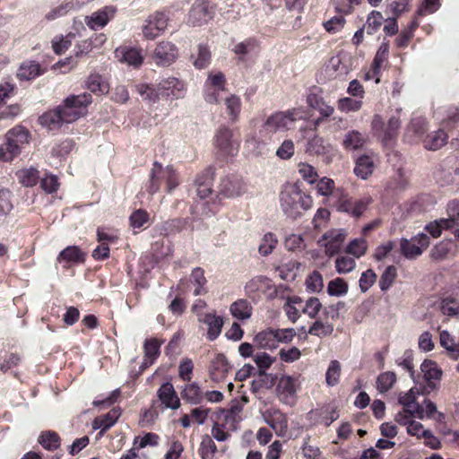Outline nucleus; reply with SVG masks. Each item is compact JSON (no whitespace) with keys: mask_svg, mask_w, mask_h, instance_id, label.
I'll list each match as a JSON object with an SVG mask.
<instances>
[{"mask_svg":"<svg viewBox=\"0 0 459 459\" xmlns=\"http://www.w3.org/2000/svg\"><path fill=\"white\" fill-rule=\"evenodd\" d=\"M220 191L227 198H238L247 192V186L242 178L229 176L221 181Z\"/></svg>","mask_w":459,"mask_h":459,"instance_id":"13","label":"nucleus"},{"mask_svg":"<svg viewBox=\"0 0 459 459\" xmlns=\"http://www.w3.org/2000/svg\"><path fill=\"white\" fill-rule=\"evenodd\" d=\"M226 79L224 74L220 71H212L209 74L206 88L207 92L205 94V100L210 104L218 103V96L216 91H223L225 88Z\"/></svg>","mask_w":459,"mask_h":459,"instance_id":"15","label":"nucleus"},{"mask_svg":"<svg viewBox=\"0 0 459 459\" xmlns=\"http://www.w3.org/2000/svg\"><path fill=\"white\" fill-rule=\"evenodd\" d=\"M306 152L310 155H324L329 159L333 152V146L326 143L322 137L315 135L308 139Z\"/></svg>","mask_w":459,"mask_h":459,"instance_id":"23","label":"nucleus"},{"mask_svg":"<svg viewBox=\"0 0 459 459\" xmlns=\"http://www.w3.org/2000/svg\"><path fill=\"white\" fill-rule=\"evenodd\" d=\"M299 388V383L298 377L282 376L279 379L276 386L277 396L284 404L293 405Z\"/></svg>","mask_w":459,"mask_h":459,"instance_id":"9","label":"nucleus"},{"mask_svg":"<svg viewBox=\"0 0 459 459\" xmlns=\"http://www.w3.org/2000/svg\"><path fill=\"white\" fill-rule=\"evenodd\" d=\"M18 177L23 186H33L38 182L39 171L34 168L22 169L18 172Z\"/></svg>","mask_w":459,"mask_h":459,"instance_id":"61","label":"nucleus"},{"mask_svg":"<svg viewBox=\"0 0 459 459\" xmlns=\"http://www.w3.org/2000/svg\"><path fill=\"white\" fill-rule=\"evenodd\" d=\"M368 250V242L365 238H354L351 240L347 247L346 252L356 258L363 256Z\"/></svg>","mask_w":459,"mask_h":459,"instance_id":"51","label":"nucleus"},{"mask_svg":"<svg viewBox=\"0 0 459 459\" xmlns=\"http://www.w3.org/2000/svg\"><path fill=\"white\" fill-rule=\"evenodd\" d=\"M447 135L445 131L437 130L429 134L423 140L426 149L436 151L440 149L446 142Z\"/></svg>","mask_w":459,"mask_h":459,"instance_id":"35","label":"nucleus"},{"mask_svg":"<svg viewBox=\"0 0 459 459\" xmlns=\"http://www.w3.org/2000/svg\"><path fill=\"white\" fill-rule=\"evenodd\" d=\"M30 134L22 126H15L5 135V150L2 148V161H11L17 157L21 150L29 143Z\"/></svg>","mask_w":459,"mask_h":459,"instance_id":"3","label":"nucleus"},{"mask_svg":"<svg viewBox=\"0 0 459 459\" xmlns=\"http://www.w3.org/2000/svg\"><path fill=\"white\" fill-rule=\"evenodd\" d=\"M213 145L221 155L233 156L238 152L239 141L234 137L230 128L222 126L215 132Z\"/></svg>","mask_w":459,"mask_h":459,"instance_id":"5","label":"nucleus"},{"mask_svg":"<svg viewBox=\"0 0 459 459\" xmlns=\"http://www.w3.org/2000/svg\"><path fill=\"white\" fill-rule=\"evenodd\" d=\"M66 99L67 102H71L73 107L76 108L83 114H86L87 107L92 102L91 95L87 92H83L78 95H71Z\"/></svg>","mask_w":459,"mask_h":459,"instance_id":"48","label":"nucleus"},{"mask_svg":"<svg viewBox=\"0 0 459 459\" xmlns=\"http://www.w3.org/2000/svg\"><path fill=\"white\" fill-rule=\"evenodd\" d=\"M376 156L373 153L362 154L355 161L354 173L361 178L367 179L370 177L375 169Z\"/></svg>","mask_w":459,"mask_h":459,"instance_id":"18","label":"nucleus"},{"mask_svg":"<svg viewBox=\"0 0 459 459\" xmlns=\"http://www.w3.org/2000/svg\"><path fill=\"white\" fill-rule=\"evenodd\" d=\"M178 56V48L169 41H160L153 52V59L158 65L169 66L173 64Z\"/></svg>","mask_w":459,"mask_h":459,"instance_id":"12","label":"nucleus"},{"mask_svg":"<svg viewBox=\"0 0 459 459\" xmlns=\"http://www.w3.org/2000/svg\"><path fill=\"white\" fill-rule=\"evenodd\" d=\"M309 413L317 418V423L323 424L325 427H329L339 418L338 411L332 406H325L321 409L311 411Z\"/></svg>","mask_w":459,"mask_h":459,"instance_id":"28","label":"nucleus"},{"mask_svg":"<svg viewBox=\"0 0 459 459\" xmlns=\"http://www.w3.org/2000/svg\"><path fill=\"white\" fill-rule=\"evenodd\" d=\"M307 290L312 293L319 292L323 290V276L318 271L312 272L305 281Z\"/></svg>","mask_w":459,"mask_h":459,"instance_id":"55","label":"nucleus"},{"mask_svg":"<svg viewBox=\"0 0 459 459\" xmlns=\"http://www.w3.org/2000/svg\"><path fill=\"white\" fill-rule=\"evenodd\" d=\"M169 18L163 13L150 15L143 27V34L147 39H154L164 32L168 26Z\"/></svg>","mask_w":459,"mask_h":459,"instance_id":"11","label":"nucleus"},{"mask_svg":"<svg viewBox=\"0 0 459 459\" xmlns=\"http://www.w3.org/2000/svg\"><path fill=\"white\" fill-rule=\"evenodd\" d=\"M440 309L445 316H459V300L452 297H446L442 299Z\"/></svg>","mask_w":459,"mask_h":459,"instance_id":"58","label":"nucleus"},{"mask_svg":"<svg viewBox=\"0 0 459 459\" xmlns=\"http://www.w3.org/2000/svg\"><path fill=\"white\" fill-rule=\"evenodd\" d=\"M401 252L410 260L416 259L429 246V238L425 233H419L411 239H401Z\"/></svg>","mask_w":459,"mask_h":459,"instance_id":"8","label":"nucleus"},{"mask_svg":"<svg viewBox=\"0 0 459 459\" xmlns=\"http://www.w3.org/2000/svg\"><path fill=\"white\" fill-rule=\"evenodd\" d=\"M217 453V446L212 437L205 434L202 436L198 454L202 459H212Z\"/></svg>","mask_w":459,"mask_h":459,"instance_id":"40","label":"nucleus"},{"mask_svg":"<svg viewBox=\"0 0 459 459\" xmlns=\"http://www.w3.org/2000/svg\"><path fill=\"white\" fill-rule=\"evenodd\" d=\"M58 108L62 113L63 119L65 123H73L85 115L76 108L73 107L71 102H67V99H65L63 103L58 106Z\"/></svg>","mask_w":459,"mask_h":459,"instance_id":"44","label":"nucleus"},{"mask_svg":"<svg viewBox=\"0 0 459 459\" xmlns=\"http://www.w3.org/2000/svg\"><path fill=\"white\" fill-rule=\"evenodd\" d=\"M273 289V285L272 281L265 276H255L247 281L245 285V290L247 293H256V292H266Z\"/></svg>","mask_w":459,"mask_h":459,"instance_id":"30","label":"nucleus"},{"mask_svg":"<svg viewBox=\"0 0 459 459\" xmlns=\"http://www.w3.org/2000/svg\"><path fill=\"white\" fill-rule=\"evenodd\" d=\"M388 53L389 44L387 42L381 43L372 63L374 75L379 74L382 65L387 60Z\"/></svg>","mask_w":459,"mask_h":459,"instance_id":"47","label":"nucleus"},{"mask_svg":"<svg viewBox=\"0 0 459 459\" xmlns=\"http://www.w3.org/2000/svg\"><path fill=\"white\" fill-rule=\"evenodd\" d=\"M301 118L302 114L298 108L276 112L267 117L263 128L269 133L284 132L294 128L297 120Z\"/></svg>","mask_w":459,"mask_h":459,"instance_id":"4","label":"nucleus"},{"mask_svg":"<svg viewBox=\"0 0 459 459\" xmlns=\"http://www.w3.org/2000/svg\"><path fill=\"white\" fill-rule=\"evenodd\" d=\"M185 222L181 219L169 220L157 226V230L161 236H169L179 233L184 228Z\"/></svg>","mask_w":459,"mask_h":459,"instance_id":"39","label":"nucleus"},{"mask_svg":"<svg viewBox=\"0 0 459 459\" xmlns=\"http://www.w3.org/2000/svg\"><path fill=\"white\" fill-rule=\"evenodd\" d=\"M280 204L284 214L295 220L300 217L304 211L312 207L313 199L299 186L288 184L280 194Z\"/></svg>","mask_w":459,"mask_h":459,"instance_id":"1","label":"nucleus"},{"mask_svg":"<svg viewBox=\"0 0 459 459\" xmlns=\"http://www.w3.org/2000/svg\"><path fill=\"white\" fill-rule=\"evenodd\" d=\"M347 237V232L343 229H333L326 231L318 241L325 247V254L333 256L339 253L342 244Z\"/></svg>","mask_w":459,"mask_h":459,"instance_id":"10","label":"nucleus"},{"mask_svg":"<svg viewBox=\"0 0 459 459\" xmlns=\"http://www.w3.org/2000/svg\"><path fill=\"white\" fill-rule=\"evenodd\" d=\"M87 88L95 94H106L108 91V84L97 74H91L86 82Z\"/></svg>","mask_w":459,"mask_h":459,"instance_id":"42","label":"nucleus"},{"mask_svg":"<svg viewBox=\"0 0 459 459\" xmlns=\"http://www.w3.org/2000/svg\"><path fill=\"white\" fill-rule=\"evenodd\" d=\"M275 334L273 328L261 331L254 337L255 346L260 349L274 350L277 348Z\"/></svg>","mask_w":459,"mask_h":459,"instance_id":"29","label":"nucleus"},{"mask_svg":"<svg viewBox=\"0 0 459 459\" xmlns=\"http://www.w3.org/2000/svg\"><path fill=\"white\" fill-rule=\"evenodd\" d=\"M440 344L446 350L448 354L457 359L459 357V342H456L455 338L449 333V332L443 330L439 334Z\"/></svg>","mask_w":459,"mask_h":459,"instance_id":"38","label":"nucleus"},{"mask_svg":"<svg viewBox=\"0 0 459 459\" xmlns=\"http://www.w3.org/2000/svg\"><path fill=\"white\" fill-rule=\"evenodd\" d=\"M136 91L143 100L150 104L157 103L160 100V96H161L159 91V84L155 88L147 83H140L136 85Z\"/></svg>","mask_w":459,"mask_h":459,"instance_id":"36","label":"nucleus"},{"mask_svg":"<svg viewBox=\"0 0 459 459\" xmlns=\"http://www.w3.org/2000/svg\"><path fill=\"white\" fill-rule=\"evenodd\" d=\"M396 383V375L393 371H385L381 373L377 378V389L379 393L384 394L393 388Z\"/></svg>","mask_w":459,"mask_h":459,"instance_id":"43","label":"nucleus"},{"mask_svg":"<svg viewBox=\"0 0 459 459\" xmlns=\"http://www.w3.org/2000/svg\"><path fill=\"white\" fill-rule=\"evenodd\" d=\"M39 443L48 450H55L60 446L59 437L56 432H43L39 437Z\"/></svg>","mask_w":459,"mask_h":459,"instance_id":"53","label":"nucleus"},{"mask_svg":"<svg viewBox=\"0 0 459 459\" xmlns=\"http://www.w3.org/2000/svg\"><path fill=\"white\" fill-rule=\"evenodd\" d=\"M198 322L207 325L208 340L214 341L220 336L223 326V319L214 311L208 312L207 314H200Z\"/></svg>","mask_w":459,"mask_h":459,"instance_id":"17","label":"nucleus"},{"mask_svg":"<svg viewBox=\"0 0 459 459\" xmlns=\"http://www.w3.org/2000/svg\"><path fill=\"white\" fill-rule=\"evenodd\" d=\"M333 332V325L332 323L323 322L322 320H316L308 329L309 334L319 338L330 336Z\"/></svg>","mask_w":459,"mask_h":459,"instance_id":"45","label":"nucleus"},{"mask_svg":"<svg viewBox=\"0 0 459 459\" xmlns=\"http://www.w3.org/2000/svg\"><path fill=\"white\" fill-rule=\"evenodd\" d=\"M158 396L165 407L176 410L180 406V400L171 383H164L158 391Z\"/></svg>","mask_w":459,"mask_h":459,"instance_id":"22","label":"nucleus"},{"mask_svg":"<svg viewBox=\"0 0 459 459\" xmlns=\"http://www.w3.org/2000/svg\"><path fill=\"white\" fill-rule=\"evenodd\" d=\"M356 262L349 256H339L335 260V269L340 274H345L354 270Z\"/></svg>","mask_w":459,"mask_h":459,"instance_id":"63","label":"nucleus"},{"mask_svg":"<svg viewBox=\"0 0 459 459\" xmlns=\"http://www.w3.org/2000/svg\"><path fill=\"white\" fill-rule=\"evenodd\" d=\"M368 142V137L359 130H350L343 134L342 146L344 150L357 151L362 149Z\"/></svg>","mask_w":459,"mask_h":459,"instance_id":"21","label":"nucleus"},{"mask_svg":"<svg viewBox=\"0 0 459 459\" xmlns=\"http://www.w3.org/2000/svg\"><path fill=\"white\" fill-rule=\"evenodd\" d=\"M420 394V389L416 386L411 388L408 392L400 393L398 403L403 406L405 412L410 417H414L420 403L417 402L418 395Z\"/></svg>","mask_w":459,"mask_h":459,"instance_id":"19","label":"nucleus"},{"mask_svg":"<svg viewBox=\"0 0 459 459\" xmlns=\"http://www.w3.org/2000/svg\"><path fill=\"white\" fill-rule=\"evenodd\" d=\"M120 416L119 409H112L107 414L97 417L92 422L94 429H101L102 431L111 428L118 420Z\"/></svg>","mask_w":459,"mask_h":459,"instance_id":"32","label":"nucleus"},{"mask_svg":"<svg viewBox=\"0 0 459 459\" xmlns=\"http://www.w3.org/2000/svg\"><path fill=\"white\" fill-rule=\"evenodd\" d=\"M414 417L420 420L435 419L440 420L443 415L437 411V405L433 402L425 399L422 403H420Z\"/></svg>","mask_w":459,"mask_h":459,"instance_id":"31","label":"nucleus"},{"mask_svg":"<svg viewBox=\"0 0 459 459\" xmlns=\"http://www.w3.org/2000/svg\"><path fill=\"white\" fill-rule=\"evenodd\" d=\"M44 74V69L34 61L23 62L18 70L17 76L20 80H32Z\"/></svg>","mask_w":459,"mask_h":459,"instance_id":"25","label":"nucleus"},{"mask_svg":"<svg viewBox=\"0 0 459 459\" xmlns=\"http://www.w3.org/2000/svg\"><path fill=\"white\" fill-rule=\"evenodd\" d=\"M257 49L256 42L253 39H246L242 42L236 44L233 48V51L239 56V59H243L245 56L255 53Z\"/></svg>","mask_w":459,"mask_h":459,"instance_id":"56","label":"nucleus"},{"mask_svg":"<svg viewBox=\"0 0 459 459\" xmlns=\"http://www.w3.org/2000/svg\"><path fill=\"white\" fill-rule=\"evenodd\" d=\"M301 303L302 302L299 298L294 297L288 299V301L284 306V310L286 312L288 318L291 322H296L299 318V308H298L296 305H299V307H301Z\"/></svg>","mask_w":459,"mask_h":459,"instance_id":"60","label":"nucleus"},{"mask_svg":"<svg viewBox=\"0 0 459 459\" xmlns=\"http://www.w3.org/2000/svg\"><path fill=\"white\" fill-rule=\"evenodd\" d=\"M215 14L214 7L207 0H195L191 5L186 22L193 27H201L211 22Z\"/></svg>","mask_w":459,"mask_h":459,"instance_id":"6","label":"nucleus"},{"mask_svg":"<svg viewBox=\"0 0 459 459\" xmlns=\"http://www.w3.org/2000/svg\"><path fill=\"white\" fill-rule=\"evenodd\" d=\"M455 244L451 240H442L430 250V257L434 261H443L454 255Z\"/></svg>","mask_w":459,"mask_h":459,"instance_id":"27","label":"nucleus"},{"mask_svg":"<svg viewBox=\"0 0 459 459\" xmlns=\"http://www.w3.org/2000/svg\"><path fill=\"white\" fill-rule=\"evenodd\" d=\"M421 372L427 381L437 380L442 376L441 369L437 367L436 362L431 360H425L420 366Z\"/></svg>","mask_w":459,"mask_h":459,"instance_id":"50","label":"nucleus"},{"mask_svg":"<svg viewBox=\"0 0 459 459\" xmlns=\"http://www.w3.org/2000/svg\"><path fill=\"white\" fill-rule=\"evenodd\" d=\"M264 422L269 425L278 436H284L288 429V420L279 409L270 408L263 413Z\"/></svg>","mask_w":459,"mask_h":459,"instance_id":"16","label":"nucleus"},{"mask_svg":"<svg viewBox=\"0 0 459 459\" xmlns=\"http://www.w3.org/2000/svg\"><path fill=\"white\" fill-rule=\"evenodd\" d=\"M277 243L278 240L275 235L268 232L262 238L258 251L262 255L266 256L273 252V250L276 247Z\"/></svg>","mask_w":459,"mask_h":459,"instance_id":"54","label":"nucleus"},{"mask_svg":"<svg viewBox=\"0 0 459 459\" xmlns=\"http://www.w3.org/2000/svg\"><path fill=\"white\" fill-rule=\"evenodd\" d=\"M116 13L117 8L115 6H105L91 15L85 16L84 22L90 29L93 30H100L104 28L114 18Z\"/></svg>","mask_w":459,"mask_h":459,"instance_id":"14","label":"nucleus"},{"mask_svg":"<svg viewBox=\"0 0 459 459\" xmlns=\"http://www.w3.org/2000/svg\"><path fill=\"white\" fill-rule=\"evenodd\" d=\"M349 286L342 278H335L328 282L327 293L333 297L345 296L348 293Z\"/></svg>","mask_w":459,"mask_h":459,"instance_id":"49","label":"nucleus"},{"mask_svg":"<svg viewBox=\"0 0 459 459\" xmlns=\"http://www.w3.org/2000/svg\"><path fill=\"white\" fill-rule=\"evenodd\" d=\"M452 228L451 220L442 218L429 222L425 226V230L431 235L433 238H438L441 236L443 230Z\"/></svg>","mask_w":459,"mask_h":459,"instance_id":"46","label":"nucleus"},{"mask_svg":"<svg viewBox=\"0 0 459 459\" xmlns=\"http://www.w3.org/2000/svg\"><path fill=\"white\" fill-rule=\"evenodd\" d=\"M59 263H82L84 261V254L75 246H70L65 248L57 256Z\"/></svg>","mask_w":459,"mask_h":459,"instance_id":"34","label":"nucleus"},{"mask_svg":"<svg viewBox=\"0 0 459 459\" xmlns=\"http://www.w3.org/2000/svg\"><path fill=\"white\" fill-rule=\"evenodd\" d=\"M39 122L41 126L48 127L49 130L59 128L65 123L58 107L41 115L39 117Z\"/></svg>","mask_w":459,"mask_h":459,"instance_id":"26","label":"nucleus"},{"mask_svg":"<svg viewBox=\"0 0 459 459\" xmlns=\"http://www.w3.org/2000/svg\"><path fill=\"white\" fill-rule=\"evenodd\" d=\"M275 361L276 358L270 356L266 352H257L254 356V362L259 368L260 374L264 373Z\"/></svg>","mask_w":459,"mask_h":459,"instance_id":"64","label":"nucleus"},{"mask_svg":"<svg viewBox=\"0 0 459 459\" xmlns=\"http://www.w3.org/2000/svg\"><path fill=\"white\" fill-rule=\"evenodd\" d=\"M115 56L121 63L129 65L139 66L142 65L143 56L141 50L130 47H119L115 50Z\"/></svg>","mask_w":459,"mask_h":459,"instance_id":"20","label":"nucleus"},{"mask_svg":"<svg viewBox=\"0 0 459 459\" xmlns=\"http://www.w3.org/2000/svg\"><path fill=\"white\" fill-rule=\"evenodd\" d=\"M226 110L229 115L230 120L235 122L241 110V99L236 94H230L224 100Z\"/></svg>","mask_w":459,"mask_h":459,"instance_id":"41","label":"nucleus"},{"mask_svg":"<svg viewBox=\"0 0 459 459\" xmlns=\"http://www.w3.org/2000/svg\"><path fill=\"white\" fill-rule=\"evenodd\" d=\"M161 181L166 182L169 193H171L179 185L178 173L172 166L163 167L160 162L155 161L151 171L149 186V192L152 195L159 191Z\"/></svg>","mask_w":459,"mask_h":459,"instance_id":"2","label":"nucleus"},{"mask_svg":"<svg viewBox=\"0 0 459 459\" xmlns=\"http://www.w3.org/2000/svg\"><path fill=\"white\" fill-rule=\"evenodd\" d=\"M159 91L161 97L167 100H180L186 94V84L177 77L169 76L159 82Z\"/></svg>","mask_w":459,"mask_h":459,"instance_id":"7","label":"nucleus"},{"mask_svg":"<svg viewBox=\"0 0 459 459\" xmlns=\"http://www.w3.org/2000/svg\"><path fill=\"white\" fill-rule=\"evenodd\" d=\"M229 363L223 354H217L211 362L209 368L210 377L214 382L222 380L229 372Z\"/></svg>","mask_w":459,"mask_h":459,"instance_id":"24","label":"nucleus"},{"mask_svg":"<svg viewBox=\"0 0 459 459\" xmlns=\"http://www.w3.org/2000/svg\"><path fill=\"white\" fill-rule=\"evenodd\" d=\"M396 275V268L394 265H389L385 268L379 280V288L382 291H385L391 287Z\"/></svg>","mask_w":459,"mask_h":459,"instance_id":"59","label":"nucleus"},{"mask_svg":"<svg viewBox=\"0 0 459 459\" xmlns=\"http://www.w3.org/2000/svg\"><path fill=\"white\" fill-rule=\"evenodd\" d=\"M230 313L239 320L248 319L252 315V307L247 300L238 299L231 304Z\"/></svg>","mask_w":459,"mask_h":459,"instance_id":"37","label":"nucleus"},{"mask_svg":"<svg viewBox=\"0 0 459 459\" xmlns=\"http://www.w3.org/2000/svg\"><path fill=\"white\" fill-rule=\"evenodd\" d=\"M401 126V121L396 117H391L389 118L387 126L385 130V134L383 136V143L387 145L393 141L398 134V130Z\"/></svg>","mask_w":459,"mask_h":459,"instance_id":"52","label":"nucleus"},{"mask_svg":"<svg viewBox=\"0 0 459 459\" xmlns=\"http://www.w3.org/2000/svg\"><path fill=\"white\" fill-rule=\"evenodd\" d=\"M181 396L190 404H199L204 399V394L195 382L186 385L181 391Z\"/></svg>","mask_w":459,"mask_h":459,"instance_id":"33","label":"nucleus"},{"mask_svg":"<svg viewBox=\"0 0 459 459\" xmlns=\"http://www.w3.org/2000/svg\"><path fill=\"white\" fill-rule=\"evenodd\" d=\"M191 281L195 285L194 295L198 296L204 293V286L206 283V279L203 269L199 267L195 268L191 273Z\"/></svg>","mask_w":459,"mask_h":459,"instance_id":"62","label":"nucleus"},{"mask_svg":"<svg viewBox=\"0 0 459 459\" xmlns=\"http://www.w3.org/2000/svg\"><path fill=\"white\" fill-rule=\"evenodd\" d=\"M341 376V364L338 360H332L325 374V381L329 386H334L339 383Z\"/></svg>","mask_w":459,"mask_h":459,"instance_id":"57","label":"nucleus"}]
</instances>
